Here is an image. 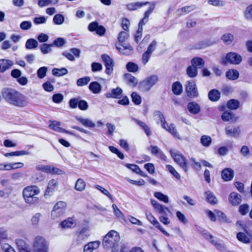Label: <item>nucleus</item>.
<instances>
[{
	"mask_svg": "<svg viewBox=\"0 0 252 252\" xmlns=\"http://www.w3.org/2000/svg\"><path fill=\"white\" fill-rule=\"evenodd\" d=\"M29 153L27 151H15L11 153H6L4 154V156L6 157H9L10 156H19L22 155H27Z\"/></svg>",
	"mask_w": 252,
	"mask_h": 252,
	"instance_id": "nucleus-51",
	"label": "nucleus"
},
{
	"mask_svg": "<svg viewBox=\"0 0 252 252\" xmlns=\"http://www.w3.org/2000/svg\"><path fill=\"white\" fill-rule=\"evenodd\" d=\"M91 78L89 76L79 78L76 82L78 86H83L88 84L90 81Z\"/></svg>",
	"mask_w": 252,
	"mask_h": 252,
	"instance_id": "nucleus-55",
	"label": "nucleus"
},
{
	"mask_svg": "<svg viewBox=\"0 0 252 252\" xmlns=\"http://www.w3.org/2000/svg\"><path fill=\"white\" fill-rule=\"evenodd\" d=\"M171 157L185 172L188 171V160L186 158L181 154L174 153L172 149L169 151Z\"/></svg>",
	"mask_w": 252,
	"mask_h": 252,
	"instance_id": "nucleus-5",
	"label": "nucleus"
},
{
	"mask_svg": "<svg viewBox=\"0 0 252 252\" xmlns=\"http://www.w3.org/2000/svg\"><path fill=\"white\" fill-rule=\"evenodd\" d=\"M63 173V171L62 170L57 167H52L50 165H48V168L47 171L48 174L61 175Z\"/></svg>",
	"mask_w": 252,
	"mask_h": 252,
	"instance_id": "nucleus-52",
	"label": "nucleus"
},
{
	"mask_svg": "<svg viewBox=\"0 0 252 252\" xmlns=\"http://www.w3.org/2000/svg\"><path fill=\"white\" fill-rule=\"evenodd\" d=\"M124 79L125 82L132 87H135L137 85L138 80L137 78L129 73L125 74Z\"/></svg>",
	"mask_w": 252,
	"mask_h": 252,
	"instance_id": "nucleus-26",
	"label": "nucleus"
},
{
	"mask_svg": "<svg viewBox=\"0 0 252 252\" xmlns=\"http://www.w3.org/2000/svg\"><path fill=\"white\" fill-rule=\"evenodd\" d=\"M53 75L57 77L62 76L68 73L67 69L63 67L62 68H54L52 71Z\"/></svg>",
	"mask_w": 252,
	"mask_h": 252,
	"instance_id": "nucleus-39",
	"label": "nucleus"
},
{
	"mask_svg": "<svg viewBox=\"0 0 252 252\" xmlns=\"http://www.w3.org/2000/svg\"><path fill=\"white\" fill-rule=\"evenodd\" d=\"M242 61V57L239 54L235 52H229L225 58L222 59L221 63L223 65H226L227 63L237 65L239 64Z\"/></svg>",
	"mask_w": 252,
	"mask_h": 252,
	"instance_id": "nucleus-4",
	"label": "nucleus"
},
{
	"mask_svg": "<svg viewBox=\"0 0 252 252\" xmlns=\"http://www.w3.org/2000/svg\"><path fill=\"white\" fill-rule=\"evenodd\" d=\"M129 37V34L126 31L121 32L118 36V40L120 43H123Z\"/></svg>",
	"mask_w": 252,
	"mask_h": 252,
	"instance_id": "nucleus-59",
	"label": "nucleus"
},
{
	"mask_svg": "<svg viewBox=\"0 0 252 252\" xmlns=\"http://www.w3.org/2000/svg\"><path fill=\"white\" fill-rule=\"evenodd\" d=\"M204 237L207 240L209 241L211 244L214 245L217 250L221 252L226 251V247L222 240L218 239L215 240L213 239L214 236L209 233H205L204 234Z\"/></svg>",
	"mask_w": 252,
	"mask_h": 252,
	"instance_id": "nucleus-7",
	"label": "nucleus"
},
{
	"mask_svg": "<svg viewBox=\"0 0 252 252\" xmlns=\"http://www.w3.org/2000/svg\"><path fill=\"white\" fill-rule=\"evenodd\" d=\"M234 176V171L228 168H225L221 172V177L225 181H229L232 179Z\"/></svg>",
	"mask_w": 252,
	"mask_h": 252,
	"instance_id": "nucleus-24",
	"label": "nucleus"
},
{
	"mask_svg": "<svg viewBox=\"0 0 252 252\" xmlns=\"http://www.w3.org/2000/svg\"><path fill=\"white\" fill-rule=\"evenodd\" d=\"M212 142V138L208 135H203L200 138V143L204 147H209Z\"/></svg>",
	"mask_w": 252,
	"mask_h": 252,
	"instance_id": "nucleus-48",
	"label": "nucleus"
},
{
	"mask_svg": "<svg viewBox=\"0 0 252 252\" xmlns=\"http://www.w3.org/2000/svg\"><path fill=\"white\" fill-rule=\"evenodd\" d=\"M151 203L154 209L161 216H167V212L170 213V210L167 207L160 204L153 199H151Z\"/></svg>",
	"mask_w": 252,
	"mask_h": 252,
	"instance_id": "nucleus-13",
	"label": "nucleus"
},
{
	"mask_svg": "<svg viewBox=\"0 0 252 252\" xmlns=\"http://www.w3.org/2000/svg\"><path fill=\"white\" fill-rule=\"evenodd\" d=\"M166 169L169 171V172L174 176L177 179H180V174L176 171L175 168L170 165H166Z\"/></svg>",
	"mask_w": 252,
	"mask_h": 252,
	"instance_id": "nucleus-61",
	"label": "nucleus"
},
{
	"mask_svg": "<svg viewBox=\"0 0 252 252\" xmlns=\"http://www.w3.org/2000/svg\"><path fill=\"white\" fill-rule=\"evenodd\" d=\"M166 130L172 134L174 137H176L178 139H181L177 131L174 124H171L169 126H168V128H166Z\"/></svg>",
	"mask_w": 252,
	"mask_h": 252,
	"instance_id": "nucleus-42",
	"label": "nucleus"
},
{
	"mask_svg": "<svg viewBox=\"0 0 252 252\" xmlns=\"http://www.w3.org/2000/svg\"><path fill=\"white\" fill-rule=\"evenodd\" d=\"M126 68L128 72H136L138 70V65L132 62H129L126 64Z\"/></svg>",
	"mask_w": 252,
	"mask_h": 252,
	"instance_id": "nucleus-43",
	"label": "nucleus"
},
{
	"mask_svg": "<svg viewBox=\"0 0 252 252\" xmlns=\"http://www.w3.org/2000/svg\"><path fill=\"white\" fill-rule=\"evenodd\" d=\"M146 216L147 219L150 221V222L153 224L157 228L159 229L162 233H163L166 236H169L170 234L166 232L155 218V217L151 214L150 212L146 211Z\"/></svg>",
	"mask_w": 252,
	"mask_h": 252,
	"instance_id": "nucleus-12",
	"label": "nucleus"
},
{
	"mask_svg": "<svg viewBox=\"0 0 252 252\" xmlns=\"http://www.w3.org/2000/svg\"><path fill=\"white\" fill-rule=\"evenodd\" d=\"M40 190L37 187L35 186H28L23 190V196L25 202L29 204H34L38 203L39 198L36 196Z\"/></svg>",
	"mask_w": 252,
	"mask_h": 252,
	"instance_id": "nucleus-2",
	"label": "nucleus"
},
{
	"mask_svg": "<svg viewBox=\"0 0 252 252\" xmlns=\"http://www.w3.org/2000/svg\"><path fill=\"white\" fill-rule=\"evenodd\" d=\"M58 183L55 179L49 181L47 189L45 192V195H51L57 189Z\"/></svg>",
	"mask_w": 252,
	"mask_h": 252,
	"instance_id": "nucleus-17",
	"label": "nucleus"
},
{
	"mask_svg": "<svg viewBox=\"0 0 252 252\" xmlns=\"http://www.w3.org/2000/svg\"><path fill=\"white\" fill-rule=\"evenodd\" d=\"M88 30L91 32H95L99 36L103 35L106 32L105 28L103 26L99 25L96 21L91 23L88 26Z\"/></svg>",
	"mask_w": 252,
	"mask_h": 252,
	"instance_id": "nucleus-14",
	"label": "nucleus"
},
{
	"mask_svg": "<svg viewBox=\"0 0 252 252\" xmlns=\"http://www.w3.org/2000/svg\"><path fill=\"white\" fill-rule=\"evenodd\" d=\"M101 58L105 66V73L108 75H110L113 71V67L114 66V62L113 60L106 54H102Z\"/></svg>",
	"mask_w": 252,
	"mask_h": 252,
	"instance_id": "nucleus-10",
	"label": "nucleus"
},
{
	"mask_svg": "<svg viewBox=\"0 0 252 252\" xmlns=\"http://www.w3.org/2000/svg\"><path fill=\"white\" fill-rule=\"evenodd\" d=\"M139 88L142 91L147 92L151 89L152 87L145 79L140 83Z\"/></svg>",
	"mask_w": 252,
	"mask_h": 252,
	"instance_id": "nucleus-58",
	"label": "nucleus"
},
{
	"mask_svg": "<svg viewBox=\"0 0 252 252\" xmlns=\"http://www.w3.org/2000/svg\"><path fill=\"white\" fill-rule=\"evenodd\" d=\"M76 225L75 222L71 218H68L67 219L62 221L60 223L61 226L63 228H69L74 227Z\"/></svg>",
	"mask_w": 252,
	"mask_h": 252,
	"instance_id": "nucleus-32",
	"label": "nucleus"
},
{
	"mask_svg": "<svg viewBox=\"0 0 252 252\" xmlns=\"http://www.w3.org/2000/svg\"><path fill=\"white\" fill-rule=\"evenodd\" d=\"M48 68L46 66H42L38 69L37 71V77L40 79L43 78L46 75Z\"/></svg>",
	"mask_w": 252,
	"mask_h": 252,
	"instance_id": "nucleus-57",
	"label": "nucleus"
},
{
	"mask_svg": "<svg viewBox=\"0 0 252 252\" xmlns=\"http://www.w3.org/2000/svg\"><path fill=\"white\" fill-rule=\"evenodd\" d=\"M216 217L218 220L222 222H228L229 220L227 219L226 216L221 211L218 210H215L214 211Z\"/></svg>",
	"mask_w": 252,
	"mask_h": 252,
	"instance_id": "nucleus-41",
	"label": "nucleus"
},
{
	"mask_svg": "<svg viewBox=\"0 0 252 252\" xmlns=\"http://www.w3.org/2000/svg\"><path fill=\"white\" fill-rule=\"evenodd\" d=\"M186 92L188 96L190 98H194L197 97L199 95L196 84L193 81H189L187 82Z\"/></svg>",
	"mask_w": 252,
	"mask_h": 252,
	"instance_id": "nucleus-8",
	"label": "nucleus"
},
{
	"mask_svg": "<svg viewBox=\"0 0 252 252\" xmlns=\"http://www.w3.org/2000/svg\"><path fill=\"white\" fill-rule=\"evenodd\" d=\"M239 76V72L235 69H229L226 72V77L229 80H235Z\"/></svg>",
	"mask_w": 252,
	"mask_h": 252,
	"instance_id": "nucleus-35",
	"label": "nucleus"
},
{
	"mask_svg": "<svg viewBox=\"0 0 252 252\" xmlns=\"http://www.w3.org/2000/svg\"><path fill=\"white\" fill-rule=\"evenodd\" d=\"M100 244L99 241L90 242L84 245L83 252H93L99 247Z\"/></svg>",
	"mask_w": 252,
	"mask_h": 252,
	"instance_id": "nucleus-19",
	"label": "nucleus"
},
{
	"mask_svg": "<svg viewBox=\"0 0 252 252\" xmlns=\"http://www.w3.org/2000/svg\"><path fill=\"white\" fill-rule=\"evenodd\" d=\"M123 94V90L120 87H117L111 90L110 92L105 94L107 98H113L119 99Z\"/></svg>",
	"mask_w": 252,
	"mask_h": 252,
	"instance_id": "nucleus-18",
	"label": "nucleus"
},
{
	"mask_svg": "<svg viewBox=\"0 0 252 252\" xmlns=\"http://www.w3.org/2000/svg\"><path fill=\"white\" fill-rule=\"evenodd\" d=\"M66 43L65 40L62 37H58L56 38L52 44L53 47L60 48L63 47Z\"/></svg>",
	"mask_w": 252,
	"mask_h": 252,
	"instance_id": "nucleus-49",
	"label": "nucleus"
},
{
	"mask_svg": "<svg viewBox=\"0 0 252 252\" xmlns=\"http://www.w3.org/2000/svg\"><path fill=\"white\" fill-rule=\"evenodd\" d=\"M227 107L230 110H236L240 106V102L237 99H231L228 101Z\"/></svg>",
	"mask_w": 252,
	"mask_h": 252,
	"instance_id": "nucleus-36",
	"label": "nucleus"
},
{
	"mask_svg": "<svg viewBox=\"0 0 252 252\" xmlns=\"http://www.w3.org/2000/svg\"><path fill=\"white\" fill-rule=\"evenodd\" d=\"M225 130L227 135L234 137L239 136L240 133V129L239 126L232 128L227 126L225 127Z\"/></svg>",
	"mask_w": 252,
	"mask_h": 252,
	"instance_id": "nucleus-23",
	"label": "nucleus"
},
{
	"mask_svg": "<svg viewBox=\"0 0 252 252\" xmlns=\"http://www.w3.org/2000/svg\"><path fill=\"white\" fill-rule=\"evenodd\" d=\"M187 73L189 77L194 78L197 75V69L192 65L189 66L187 68Z\"/></svg>",
	"mask_w": 252,
	"mask_h": 252,
	"instance_id": "nucleus-46",
	"label": "nucleus"
},
{
	"mask_svg": "<svg viewBox=\"0 0 252 252\" xmlns=\"http://www.w3.org/2000/svg\"><path fill=\"white\" fill-rule=\"evenodd\" d=\"M95 188L100 190L102 193L104 194L107 196L109 199L111 200L112 202L114 201L112 195L109 193V192L105 189L102 188V187L99 185H96Z\"/></svg>",
	"mask_w": 252,
	"mask_h": 252,
	"instance_id": "nucleus-60",
	"label": "nucleus"
},
{
	"mask_svg": "<svg viewBox=\"0 0 252 252\" xmlns=\"http://www.w3.org/2000/svg\"><path fill=\"white\" fill-rule=\"evenodd\" d=\"M91 69L94 72L101 71L102 69V65L100 63L93 62L91 64Z\"/></svg>",
	"mask_w": 252,
	"mask_h": 252,
	"instance_id": "nucleus-62",
	"label": "nucleus"
},
{
	"mask_svg": "<svg viewBox=\"0 0 252 252\" xmlns=\"http://www.w3.org/2000/svg\"><path fill=\"white\" fill-rule=\"evenodd\" d=\"M172 91L173 93L177 95H179L183 92V86L179 81L175 82L172 85Z\"/></svg>",
	"mask_w": 252,
	"mask_h": 252,
	"instance_id": "nucleus-30",
	"label": "nucleus"
},
{
	"mask_svg": "<svg viewBox=\"0 0 252 252\" xmlns=\"http://www.w3.org/2000/svg\"><path fill=\"white\" fill-rule=\"evenodd\" d=\"M64 20V17L61 14H56L53 17V22L56 25L62 24Z\"/></svg>",
	"mask_w": 252,
	"mask_h": 252,
	"instance_id": "nucleus-56",
	"label": "nucleus"
},
{
	"mask_svg": "<svg viewBox=\"0 0 252 252\" xmlns=\"http://www.w3.org/2000/svg\"><path fill=\"white\" fill-rule=\"evenodd\" d=\"M0 93L6 102L14 106L23 108L27 106L29 103L27 97L14 89L3 88Z\"/></svg>",
	"mask_w": 252,
	"mask_h": 252,
	"instance_id": "nucleus-1",
	"label": "nucleus"
},
{
	"mask_svg": "<svg viewBox=\"0 0 252 252\" xmlns=\"http://www.w3.org/2000/svg\"><path fill=\"white\" fill-rule=\"evenodd\" d=\"M86 184L82 179H78L75 184V188L78 191H82L85 189Z\"/></svg>",
	"mask_w": 252,
	"mask_h": 252,
	"instance_id": "nucleus-54",
	"label": "nucleus"
},
{
	"mask_svg": "<svg viewBox=\"0 0 252 252\" xmlns=\"http://www.w3.org/2000/svg\"><path fill=\"white\" fill-rule=\"evenodd\" d=\"M13 64V62L10 60L0 59V73H3L9 69Z\"/></svg>",
	"mask_w": 252,
	"mask_h": 252,
	"instance_id": "nucleus-20",
	"label": "nucleus"
},
{
	"mask_svg": "<svg viewBox=\"0 0 252 252\" xmlns=\"http://www.w3.org/2000/svg\"><path fill=\"white\" fill-rule=\"evenodd\" d=\"M75 119L79 121L84 126L89 128H93L95 126V124L89 119H84L81 116H76Z\"/></svg>",
	"mask_w": 252,
	"mask_h": 252,
	"instance_id": "nucleus-25",
	"label": "nucleus"
},
{
	"mask_svg": "<svg viewBox=\"0 0 252 252\" xmlns=\"http://www.w3.org/2000/svg\"><path fill=\"white\" fill-rule=\"evenodd\" d=\"M38 45V42L34 38L28 39L25 43V48L28 50L36 49Z\"/></svg>",
	"mask_w": 252,
	"mask_h": 252,
	"instance_id": "nucleus-34",
	"label": "nucleus"
},
{
	"mask_svg": "<svg viewBox=\"0 0 252 252\" xmlns=\"http://www.w3.org/2000/svg\"><path fill=\"white\" fill-rule=\"evenodd\" d=\"M120 240L119 234L115 230L110 231L103 238L102 246L105 249L114 248Z\"/></svg>",
	"mask_w": 252,
	"mask_h": 252,
	"instance_id": "nucleus-3",
	"label": "nucleus"
},
{
	"mask_svg": "<svg viewBox=\"0 0 252 252\" xmlns=\"http://www.w3.org/2000/svg\"><path fill=\"white\" fill-rule=\"evenodd\" d=\"M206 199L207 202L212 204H215L217 203V199L211 191H207L205 192Z\"/></svg>",
	"mask_w": 252,
	"mask_h": 252,
	"instance_id": "nucleus-38",
	"label": "nucleus"
},
{
	"mask_svg": "<svg viewBox=\"0 0 252 252\" xmlns=\"http://www.w3.org/2000/svg\"><path fill=\"white\" fill-rule=\"evenodd\" d=\"M69 106L73 109L76 108L77 106L81 110H86L89 105L86 101L80 100L79 98H72L69 101Z\"/></svg>",
	"mask_w": 252,
	"mask_h": 252,
	"instance_id": "nucleus-9",
	"label": "nucleus"
},
{
	"mask_svg": "<svg viewBox=\"0 0 252 252\" xmlns=\"http://www.w3.org/2000/svg\"><path fill=\"white\" fill-rule=\"evenodd\" d=\"M249 206L248 204H244L239 206V211L240 213L243 215H246L249 211Z\"/></svg>",
	"mask_w": 252,
	"mask_h": 252,
	"instance_id": "nucleus-64",
	"label": "nucleus"
},
{
	"mask_svg": "<svg viewBox=\"0 0 252 252\" xmlns=\"http://www.w3.org/2000/svg\"><path fill=\"white\" fill-rule=\"evenodd\" d=\"M90 235L88 227H84L78 232L76 239V243L78 246H80L87 240Z\"/></svg>",
	"mask_w": 252,
	"mask_h": 252,
	"instance_id": "nucleus-11",
	"label": "nucleus"
},
{
	"mask_svg": "<svg viewBox=\"0 0 252 252\" xmlns=\"http://www.w3.org/2000/svg\"><path fill=\"white\" fill-rule=\"evenodd\" d=\"M187 108L189 113L194 115L199 114L201 111L200 105L194 101L189 102L187 105Z\"/></svg>",
	"mask_w": 252,
	"mask_h": 252,
	"instance_id": "nucleus-22",
	"label": "nucleus"
},
{
	"mask_svg": "<svg viewBox=\"0 0 252 252\" xmlns=\"http://www.w3.org/2000/svg\"><path fill=\"white\" fill-rule=\"evenodd\" d=\"M154 196L160 201H163L164 203H168L169 202V198L168 196L163 194L161 192H155L154 193Z\"/></svg>",
	"mask_w": 252,
	"mask_h": 252,
	"instance_id": "nucleus-47",
	"label": "nucleus"
},
{
	"mask_svg": "<svg viewBox=\"0 0 252 252\" xmlns=\"http://www.w3.org/2000/svg\"><path fill=\"white\" fill-rule=\"evenodd\" d=\"M151 4L150 2L146 1L145 2H136L128 3L126 5V7L130 11L136 10L137 8H140L144 5Z\"/></svg>",
	"mask_w": 252,
	"mask_h": 252,
	"instance_id": "nucleus-28",
	"label": "nucleus"
},
{
	"mask_svg": "<svg viewBox=\"0 0 252 252\" xmlns=\"http://www.w3.org/2000/svg\"><path fill=\"white\" fill-rule=\"evenodd\" d=\"M112 207L115 216L117 218L124 219V216L121 211L117 207V205L114 204L112 205Z\"/></svg>",
	"mask_w": 252,
	"mask_h": 252,
	"instance_id": "nucleus-63",
	"label": "nucleus"
},
{
	"mask_svg": "<svg viewBox=\"0 0 252 252\" xmlns=\"http://www.w3.org/2000/svg\"><path fill=\"white\" fill-rule=\"evenodd\" d=\"M236 237L237 239L245 244H248L250 242V238L243 232H238L236 235Z\"/></svg>",
	"mask_w": 252,
	"mask_h": 252,
	"instance_id": "nucleus-44",
	"label": "nucleus"
},
{
	"mask_svg": "<svg viewBox=\"0 0 252 252\" xmlns=\"http://www.w3.org/2000/svg\"><path fill=\"white\" fill-rule=\"evenodd\" d=\"M229 200L232 205L237 206L242 201V196L236 192H232L229 196Z\"/></svg>",
	"mask_w": 252,
	"mask_h": 252,
	"instance_id": "nucleus-21",
	"label": "nucleus"
},
{
	"mask_svg": "<svg viewBox=\"0 0 252 252\" xmlns=\"http://www.w3.org/2000/svg\"><path fill=\"white\" fill-rule=\"evenodd\" d=\"M191 63L196 68H201L204 65V61L201 58L194 57L191 60Z\"/></svg>",
	"mask_w": 252,
	"mask_h": 252,
	"instance_id": "nucleus-33",
	"label": "nucleus"
},
{
	"mask_svg": "<svg viewBox=\"0 0 252 252\" xmlns=\"http://www.w3.org/2000/svg\"><path fill=\"white\" fill-rule=\"evenodd\" d=\"M66 204L63 201H59L54 206L51 212V216L55 219L62 216L65 212Z\"/></svg>",
	"mask_w": 252,
	"mask_h": 252,
	"instance_id": "nucleus-6",
	"label": "nucleus"
},
{
	"mask_svg": "<svg viewBox=\"0 0 252 252\" xmlns=\"http://www.w3.org/2000/svg\"><path fill=\"white\" fill-rule=\"evenodd\" d=\"M145 80L152 87L154 86L158 80V77L157 75H152L147 77Z\"/></svg>",
	"mask_w": 252,
	"mask_h": 252,
	"instance_id": "nucleus-50",
	"label": "nucleus"
},
{
	"mask_svg": "<svg viewBox=\"0 0 252 252\" xmlns=\"http://www.w3.org/2000/svg\"><path fill=\"white\" fill-rule=\"evenodd\" d=\"M16 243L20 252H22V251H26L30 248L28 245L22 239L16 240Z\"/></svg>",
	"mask_w": 252,
	"mask_h": 252,
	"instance_id": "nucleus-37",
	"label": "nucleus"
},
{
	"mask_svg": "<svg viewBox=\"0 0 252 252\" xmlns=\"http://www.w3.org/2000/svg\"><path fill=\"white\" fill-rule=\"evenodd\" d=\"M89 89L94 94H97L100 93L102 89V87L98 82L96 81H94L89 84Z\"/></svg>",
	"mask_w": 252,
	"mask_h": 252,
	"instance_id": "nucleus-29",
	"label": "nucleus"
},
{
	"mask_svg": "<svg viewBox=\"0 0 252 252\" xmlns=\"http://www.w3.org/2000/svg\"><path fill=\"white\" fill-rule=\"evenodd\" d=\"M220 93L216 89H213L209 91L208 96L209 99L212 101H217L220 98Z\"/></svg>",
	"mask_w": 252,
	"mask_h": 252,
	"instance_id": "nucleus-31",
	"label": "nucleus"
},
{
	"mask_svg": "<svg viewBox=\"0 0 252 252\" xmlns=\"http://www.w3.org/2000/svg\"><path fill=\"white\" fill-rule=\"evenodd\" d=\"M131 97L132 102L135 105H138L141 104V97L137 93L135 92L132 93L131 94Z\"/></svg>",
	"mask_w": 252,
	"mask_h": 252,
	"instance_id": "nucleus-53",
	"label": "nucleus"
},
{
	"mask_svg": "<svg viewBox=\"0 0 252 252\" xmlns=\"http://www.w3.org/2000/svg\"><path fill=\"white\" fill-rule=\"evenodd\" d=\"M156 3L152 2L150 4L148 10L146 11L144 13V18L140 20L138 24V28H143V26L145 25L148 21L149 15L153 12L155 8Z\"/></svg>",
	"mask_w": 252,
	"mask_h": 252,
	"instance_id": "nucleus-16",
	"label": "nucleus"
},
{
	"mask_svg": "<svg viewBox=\"0 0 252 252\" xmlns=\"http://www.w3.org/2000/svg\"><path fill=\"white\" fill-rule=\"evenodd\" d=\"M48 251V245L44 238L41 237L35 238L33 243V250Z\"/></svg>",
	"mask_w": 252,
	"mask_h": 252,
	"instance_id": "nucleus-15",
	"label": "nucleus"
},
{
	"mask_svg": "<svg viewBox=\"0 0 252 252\" xmlns=\"http://www.w3.org/2000/svg\"><path fill=\"white\" fill-rule=\"evenodd\" d=\"M221 119L223 121L228 122L231 120L233 122H236L238 120V117L231 112L224 111L221 115Z\"/></svg>",
	"mask_w": 252,
	"mask_h": 252,
	"instance_id": "nucleus-27",
	"label": "nucleus"
},
{
	"mask_svg": "<svg viewBox=\"0 0 252 252\" xmlns=\"http://www.w3.org/2000/svg\"><path fill=\"white\" fill-rule=\"evenodd\" d=\"M221 39L225 44L229 45L233 41L234 36L230 33H227L223 34Z\"/></svg>",
	"mask_w": 252,
	"mask_h": 252,
	"instance_id": "nucleus-40",
	"label": "nucleus"
},
{
	"mask_svg": "<svg viewBox=\"0 0 252 252\" xmlns=\"http://www.w3.org/2000/svg\"><path fill=\"white\" fill-rule=\"evenodd\" d=\"M52 44L43 43L40 47V50L43 54H47L52 52Z\"/></svg>",
	"mask_w": 252,
	"mask_h": 252,
	"instance_id": "nucleus-45",
	"label": "nucleus"
}]
</instances>
